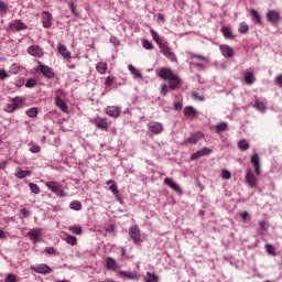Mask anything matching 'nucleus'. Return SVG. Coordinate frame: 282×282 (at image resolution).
Segmentation results:
<instances>
[{
    "label": "nucleus",
    "instance_id": "1",
    "mask_svg": "<svg viewBox=\"0 0 282 282\" xmlns=\"http://www.w3.org/2000/svg\"><path fill=\"white\" fill-rule=\"evenodd\" d=\"M46 188L54 193L55 195H58V197H65V191L63 189V186L54 181L46 182L45 183Z\"/></svg>",
    "mask_w": 282,
    "mask_h": 282
},
{
    "label": "nucleus",
    "instance_id": "2",
    "mask_svg": "<svg viewBox=\"0 0 282 282\" xmlns=\"http://www.w3.org/2000/svg\"><path fill=\"white\" fill-rule=\"evenodd\" d=\"M245 182L246 184H248L249 188H257V176L254 175V172H252V169L250 167L246 170Z\"/></svg>",
    "mask_w": 282,
    "mask_h": 282
},
{
    "label": "nucleus",
    "instance_id": "3",
    "mask_svg": "<svg viewBox=\"0 0 282 282\" xmlns=\"http://www.w3.org/2000/svg\"><path fill=\"white\" fill-rule=\"evenodd\" d=\"M161 54L165 56V58H169L172 63H177V56H175V53L171 51V47L166 44H160Z\"/></svg>",
    "mask_w": 282,
    "mask_h": 282
},
{
    "label": "nucleus",
    "instance_id": "4",
    "mask_svg": "<svg viewBox=\"0 0 282 282\" xmlns=\"http://www.w3.org/2000/svg\"><path fill=\"white\" fill-rule=\"evenodd\" d=\"M148 129L151 131L154 135H160L164 131V126L156 121H150L148 123Z\"/></svg>",
    "mask_w": 282,
    "mask_h": 282
},
{
    "label": "nucleus",
    "instance_id": "5",
    "mask_svg": "<svg viewBox=\"0 0 282 282\" xmlns=\"http://www.w3.org/2000/svg\"><path fill=\"white\" fill-rule=\"evenodd\" d=\"M31 270L37 274H52V268L45 263L33 265Z\"/></svg>",
    "mask_w": 282,
    "mask_h": 282
},
{
    "label": "nucleus",
    "instance_id": "6",
    "mask_svg": "<svg viewBox=\"0 0 282 282\" xmlns=\"http://www.w3.org/2000/svg\"><path fill=\"white\" fill-rule=\"evenodd\" d=\"M129 235L131 239L134 241V243H140V241H142L140 227H138V225H133L130 227Z\"/></svg>",
    "mask_w": 282,
    "mask_h": 282
},
{
    "label": "nucleus",
    "instance_id": "7",
    "mask_svg": "<svg viewBox=\"0 0 282 282\" xmlns=\"http://www.w3.org/2000/svg\"><path fill=\"white\" fill-rule=\"evenodd\" d=\"M250 162L253 166V171L256 175H261V162L259 161V154L258 153L251 154Z\"/></svg>",
    "mask_w": 282,
    "mask_h": 282
},
{
    "label": "nucleus",
    "instance_id": "8",
    "mask_svg": "<svg viewBox=\"0 0 282 282\" xmlns=\"http://www.w3.org/2000/svg\"><path fill=\"white\" fill-rule=\"evenodd\" d=\"M105 265H106V270L110 272H116V270L120 268L116 259L111 257L106 258Z\"/></svg>",
    "mask_w": 282,
    "mask_h": 282
},
{
    "label": "nucleus",
    "instance_id": "9",
    "mask_svg": "<svg viewBox=\"0 0 282 282\" xmlns=\"http://www.w3.org/2000/svg\"><path fill=\"white\" fill-rule=\"evenodd\" d=\"M213 153V150L209 148H203L202 150H198L197 152L193 153L191 156V160H199V158H204L206 155H210Z\"/></svg>",
    "mask_w": 282,
    "mask_h": 282
},
{
    "label": "nucleus",
    "instance_id": "10",
    "mask_svg": "<svg viewBox=\"0 0 282 282\" xmlns=\"http://www.w3.org/2000/svg\"><path fill=\"white\" fill-rule=\"evenodd\" d=\"M267 19L270 23L276 24L281 21V14L276 10H270L267 13Z\"/></svg>",
    "mask_w": 282,
    "mask_h": 282
},
{
    "label": "nucleus",
    "instance_id": "11",
    "mask_svg": "<svg viewBox=\"0 0 282 282\" xmlns=\"http://www.w3.org/2000/svg\"><path fill=\"white\" fill-rule=\"evenodd\" d=\"M52 13H50V11H43L42 12V23H43V28H45L46 30L52 28Z\"/></svg>",
    "mask_w": 282,
    "mask_h": 282
},
{
    "label": "nucleus",
    "instance_id": "12",
    "mask_svg": "<svg viewBox=\"0 0 282 282\" xmlns=\"http://www.w3.org/2000/svg\"><path fill=\"white\" fill-rule=\"evenodd\" d=\"M97 129H101L102 131H107V129L109 128V122L107 121V118H102V117H97L94 120Z\"/></svg>",
    "mask_w": 282,
    "mask_h": 282
},
{
    "label": "nucleus",
    "instance_id": "13",
    "mask_svg": "<svg viewBox=\"0 0 282 282\" xmlns=\"http://www.w3.org/2000/svg\"><path fill=\"white\" fill-rule=\"evenodd\" d=\"M164 185L169 186V188H172V191H174L175 193L182 194V188L180 187V185H177V183L173 182V178L165 177Z\"/></svg>",
    "mask_w": 282,
    "mask_h": 282
},
{
    "label": "nucleus",
    "instance_id": "14",
    "mask_svg": "<svg viewBox=\"0 0 282 282\" xmlns=\"http://www.w3.org/2000/svg\"><path fill=\"white\" fill-rule=\"evenodd\" d=\"M120 107H116V106H108L106 108V113L107 116H109L110 118H120Z\"/></svg>",
    "mask_w": 282,
    "mask_h": 282
},
{
    "label": "nucleus",
    "instance_id": "15",
    "mask_svg": "<svg viewBox=\"0 0 282 282\" xmlns=\"http://www.w3.org/2000/svg\"><path fill=\"white\" fill-rule=\"evenodd\" d=\"M28 54L35 56L36 58H41V56H43V48L39 45H32L28 48Z\"/></svg>",
    "mask_w": 282,
    "mask_h": 282
},
{
    "label": "nucleus",
    "instance_id": "16",
    "mask_svg": "<svg viewBox=\"0 0 282 282\" xmlns=\"http://www.w3.org/2000/svg\"><path fill=\"white\" fill-rule=\"evenodd\" d=\"M174 75L175 73L171 68H161L159 72V77L163 80H170Z\"/></svg>",
    "mask_w": 282,
    "mask_h": 282
},
{
    "label": "nucleus",
    "instance_id": "17",
    "mask_svg": "<svg viewBox=\"0 0 282 282\" xmlns=\"http://www.w3.org/2000/svg\"><path fill=\"white\" fill-rule=\"evenodd\" d=\"M9 28L17 30L18 32H21V30H28V25L21 20H14L9 24Z\"/></svg>",
    "mask_w": 282,
    "mask_h": 282
},
{
    "label": "nucleus",
    "instance_id": "18",
    "mask_svg": "<svg viewBox=\"0 0 282 282\" xmlns=\"http://www.w3.org/2000/svg\"><path fill=\"white\" fill-rule=\"evenodd\" d=\"M220 52L225 58H232V56H235V50H232V47L229 45H221Z\"/></svg>",
    "mask_w": 282,
    "mask_h": 282
},
{
    "label": "nucleus",
    "instance_id": "19",
    "mask_svg": "<svg viewBox=\"0 0 282 282\" xmlns=\"http://www.w3.org/2000/svg\"><path fill=\"white\" fill-rule=\"evenodd\" d=\"M118 274L121 279H128L129 281H138L139 279L135 272L119 271Z\"/></svg>",
    "mask_w": 282,
    "mask_h": 282
},
{
    "label": "nucleus",
    "instance_id": "20",
    "mask_svg": "<svg viewBox=\"0 0 282 282\" xmlns=\"http://www.w3.org/2000/svg\"><path fill=\"white\" fill-rule=\"evenodd\" d=\"M19 105H21V100L19 98H15L12 100V104L7 105L4 111H7V113H12L13 111H17V109H19Z\"/></svg>",
    "mask_w": 282,
    "mask_h": 282
},
{
    "label": "nucleus",
    "instance_id": "21",
    "mask_svg": "<svg viewBox=\"0 0 282 282\" xmlns=\"http://www.w3.org/2000/svg\"><path fill=\"white\" fill-rule=\"evenodd\" d=\"M202 138H204V133L196 132L185 140V144H195L196 142H199Z\"/></svg>",
    "mask_w": 282,
    "mask_h": 282
},
{
    "label": "nucleus",
    "instance_id": "22",
    "mask_svg": "<svg viewBox=\"0 0 282 282\" xmlns=\"http://www.w3.org/2000/svg\"><path fill=\"white\" fill-rule=\"evenodd\" d=\"M106 184H111L109 191H111L112 195H115L117 199H120V192L118 191V185L116 184V181L109 180L106 182Z\"/></svg>",
    "mask_w": 282,
    "mask_h": 282
},
{
    "label": "nucleus",
    "instance_id": "23",
    "mask_svg": "<svg viewBox=\"0 0 282 282\" xmlns=\"http://www.w3.org/2000/svg\"><path fill=\"white\" fill-rule=\"evenodd\" d=\"M40 72L45 76V78H54L55 74L52 72V68L46 65H40Z\"/></svg>",
    "mask_w": 282,
    "mask_h": 282
},
{
    "label": "nucleus",
    "instance_id": "24",
    "mask_svg": "<svg viewBox=\"0 0 282 282\" xmlns=\"http://www.w3.org/2000/svg\"><path fill=\"white\" fill-rule=\"evenodd\" d=\"M28 236L32 241H34V243H36V241H39V237H41V229L40 228L30 229V231L28 232Z\"/></svg>",
    "mask_w": 282,
    "mask_h": 282
},
{
    "label": "nucleus",
    "instance_id": "25",
    "mask_svg": "<svg viewBox=\"0 0 282 282\" xmlns=\"http://www.w3.org/2000/svg\"><path fill=\"white\" fill-rule=\"evenodd\" d=\"M55 105L58 107V109H61V111L67 112V104L58 95L55 97Z\"/></svg>",
    "mask_w": 282,
    "mask_h": 282
},
{
    "label": "nucleus",
    "instance_id": "26",
    "mask_svg": "<svg viewBox=\"0 0 282 282\" xmlns=\"http://www.w3.org/2000/svg\"><path fill=\"white\" fill-rule=\"evenodd\" d=\"M183 113L186 118H195V116H197V110L193 106H186Z\"/></svg>",
    "mask_w": 282,
    "mask_h": 282
},
{
    "label": "nucleus",
    "instance_id": "27",
    "mask_svg": "<svg viewBox=\"0 0 282 282\" xmlns=\"http://www.w3.org/2000/svg\"><path fill=\"white\" fill-rule=\"evenodd\" d=\"M182 83V79L177 77V75H174L173 77H170L169 79V87L170 89H177V85Z\"/></svg>",
    "mask_w": 282,
    "mask_h": 282
},
{
    "label": "nucleus",
    "instance_id": "28",
    "mask_svg": "<svg viewBox=\"0 0 282 282\" xmlns=\"http://www.w3.org/2000/svg\"><path fill=\"white\" fill-rule=\"evenodd\" d=\"M243 80H245L246 85H252V83H254V73L247 70L245 73Z\"/></svg>",
    "mask_w": 282,
    "mask_h": 282
},
{
    "label": "nucleus",
    "instance_id": "29",
    "mask_svg": "<svg viewBox=\"0 0 282 282\" xmlns=\"http://www.w3.org/2000/svg\"><path fill=\"white\" fill-rule=\"evenodd\" d=\"M29 175H32V171L30 170H18V172L15 173V177H18V180H25V177H29Z\"/></svg>",
    "mask_w": 282,
    "mask_h": 282
},
{
    "label": "nucleus",
    "instance_id": "30",
    "mask_svg": "<svg viewBox=\"0 0 282 282\" xmlns=\"http://www.w3.org/2000/svg\"><path fill=\"white\" fill-rule=\"evenodd\" d=\"M58 53L61 54V56H63V58L72 57V53H69V51H67V47L65 45L58 46Z\"/></svg>",
    "mask_w": 282,
    "mask_h": 282
},
{
    "label": "nucleus",
    "instance_id": "31",
    "mask_svg": "<svg viewBox=\"0 0 282 282\" xmlns=\"http://www.w3.org/2000/svg\"><path fill=\"white\" fill-rule=\"evenodd\" d=\"M96 69L98 74H107V69H108L107 63L105 62L97 63Z\"/></svg>",
    "mask_w": 282,
    "mask_h": 282
},
{
    "label": "nucleus",
    "instance_id": "32",
    "mask_svg": "<svg viewBox=\"0 0 282 282\" xmlns=\"http://www.w3.org/2000/svg\"><path fill=\"white\" fill-rule=\"evenodd\" d=\"M224 131H228V123L227 122H220L215 126V132L216 133H221Z\"/></svg>",
    "mask_w": 282,
    "mask_h": 282
},
{
    "label": "nucleus",
    "instance_id": "33",
    "mask_svg": "<svg viewBox=\"0 0 282 282\" xmlns=\"http://www.w3.org/2000/svg\"><path fill=\"white\" fill-rule=\"evenodd\" d=\"M238 149L240 151H248V149H250V143H248L247 140L245 139H241L239 142H238Z\"/></svg>",
    "mask_w": 282,
    "mask_h": 282
},
{
    "label": "nucleus",
    "instance_id": "34",
    "mask_svg": "<svg viewBox=\"0 0 282 282\" xmlns=\"http://www.w3.org/2000/svg\"><path fill=\"white\" fill-rule=\"evenodd\" d=\"M69 208L72 210H83V204L80 203V200H73L70 204H69Z\"/></svg>",
    "mask_w": 282,
    "mask_h": 282
},
{
    "label": "nucleus",
    "instance_id": "35",
    "mask_svg": "<svg viewBox=\"0 0 282 282\" xmlns=\"http://www.w3.org/2000/svg\"><path fill=\"white\" fill-rule=\"evenodd\" d=\"M128 68L129 72L134 76V78H142V73H140L138 68H135V66L129 65Z\"/></svg>",
    "mask_w": 282,
    "mask_h": 282
},
{
    "label": "nucleus",
    "instance_id": "36",
    "mask_svg": "<svg viewBox=\"0 0 282 282\" xmlns=\"http://www.w3.org/2000/svg\"><path fill=\"white\" fill-rule=\"evenodd\" d=\"M250 30V26L246 22H241L238 29V32L240 34H248V31Z\"/></svg>",
    "mask_w": 282,
    "mask_h": 282
},
{
    "label": "nucleus",
    "instance_id": "37",
    "mask_svg": "<svg viewBox=\"0 0 282 282\" xmlns=\"http://www.w3.org/2000/svg\"><path fill=\"white\" fill-rule=\"evenodd\" d=\"M150 33L152 34V39H153V41L156 42L159 47H160V45H164V43H162V41H160V35L155 32V30L151 29Z\"/></svg>",
    "mask_w": 282,
    "mask_h": 282
},
{
    "label": "nucleus",
    "instance_id": "38",
    "mask_svg": "<svg viewBox=\"0 0 282 282\" xmlns=\"http://www.w3.org/2000/svg\"><path fill=\"white\" fill-rule=\"evenodd\" d=\"M264 248L268 254H270L271 257H276V251L274 250V246H272L271 243H267Z\"/></svg>",
    "mask_w": 282,
    "mask_h": 282
},
{
    "label": "nucleus",
    "instance_id": "39",
    "mask_svg": "<svg viewBox=\"0 0 282 282\" xmlns=\"http://www.w3.org/2000/svg\"><path fill=\"white\" fill-rule=\"evenodd\" d=\"M68 230L73 232V235H83V228L80 226H70Z\"/></svg>",
    "mask_w": 282,
    "mask_h": 282
},
{
    "label": "nucleus",
    "instance_id": "40",
    "mask_svg": "<svg viewBox=\"0 0 282 282\" xmlns=\"http://www.w3.org/2000/svg\"><path fill=\"white\" fill-rule=\"evenodd\" d=\"M220 32L223 33V36H225V39H232V32H230V29L223 26Z\"/></svg>",
    "mask_w": 282,
    "mask_h": 282
},
{
    "label": "nucleus",
    "instance_id": "41",
    "mask_svg": "<svg viewBox=\"0 0 282 282\" xmlns=\"http://www.w3.org/2000/svg\"><path fill=\"white\" fill-rule=\"evenodd\" d=\"M65 241L69 243V246H76L78 240L76 239V236L67 235Z\"/></svg>",
    "mask_w": 282,
    "mask_h": 282
},
{
    "label": "nucleus",
    "instance_id": "42",
    "mask_svg": "<svg viewBox=\"0 0 282 282\" xmlns=\"http://www.w3.org/2000/svg\"><path fill=\"white\" fill-rule=\"evenodd\" d=\"M26 115L29 116V118H36V116H39V109L36 108H30L26 111Z\"/></svg>",
    "mask_w": 282,
    "mask_h": 282
},
{
    "label": "nucleus",
    "instance_id": "43",
    "mask_svg": "<svg viewBox=\"0 0 282 282\" xmlns=\"http://www.w3.org/2000/svg\"><path fill=\"white\" fill-rule=\"evenodd\" d=\"M251 15L254 19L256 22H258L259 24L262 23L261 21V15H259V12L254 9H251Z\"/></svg>",
    "mask_w": 282,
    "mask_h": 282
},
{
    "label": "nucleus",
    "instance_id": "44",
    "mask_svg": "<svg viewBox=\"0 0 282 282\" xmlns=\"http://www.w3.org/2000/svg\"><path fill=\"white\" fill-rule=\"evenodd\" d=\"M36 78H29L25 83V87L32 89V87H36Z\"/></svg>",
    "mask_w": 282,
    "mask_h": 282
},
{
    "label": "nucleus",
    "instance_id": "45",
    "mask_svg": "<svg viewBox=\"0 0 282 282\" xmlns=\"http://www.w3.org/2000/svg\"><path fill=\"white\" fill-rule=\"evenodd\" d=\"M29 186L34 195H39V193H41V188L35 183H30Z\"/></svg>",
    "mask_w": 282,
    "mask_h": 282
},
{
    "label": "nucleus",
    "instance_id": "46",
    "mask_svg": "<svg viewBox=\"0 0 282 282\" xmlns=\"http://www.w3.org/2000/svg\"><path fill=\"white\" fill-rule=\"evenodd\" d=\"M254 107L258 111H265V104L263 101H256Z\"/></svg>",
    "mask_w": 282,
    "mask_h": 282
},
{
    "label": "nucleus",
    "instance_id": "47",
    "mask_svg": "<svg viewBox=\"0 0 282 282\" xmlns=\"http://www.w3.org/2000/svg\"><path fill=\"white\" fill-rule=\"evenodd\" d=\"M68 7H69L72 14H74V17H78V12L76 11V3H74V1H70L68 3Z\"/></svg>",
    "mask_w": 282,
    "mask_h": 282
},
{
    "label": "nucleus",
    "instance_id": "48",
    "mask_svg": "<svg viewBox=\"0 0 282 282\" xmlns=\"http://www.w3.org/2000/svg\"><path fill=\"white\" fill-rule=\"evenodd\" d=\"M142 45L144 50H153V43H151L149 40H143Z\"/></svg>",
    "mask_w": 282,
    "mask_h": 282
},
{
    "label": "nucleus",
    "instance_id": "49",
    "mask_svg": "<svg viewBox=\"0 0 282 282\" xmlns=\"http://www.w3.org/2000/svg\"><path fill=\"white\" fill-rule=\"evenodd\" d=\"M221 177L223 180H230L232 177V174H230V171L228 170H223Z\"/></svg>",
    "mask_w": 282,
    "mask_h": 282
},
{
    "label": "nucleus",
    "instance_id": "50",
    "mask_svg": "<svg viewBox=\"0 0 282 282\" xmlns=\"http://www.w3.org/2000/svg\"><path fill=\"white\" fill-rule=\"evenodd\" d=\"M147 275L150 278L148 279L145 282H156L158 281V275L151 273V272H148Z\"/></svg>",
    "mask_w": 282,
    "mask_h": 282
},
{
    "label": "nucleus",
    "instance_id": "51",
    "mask_svg": "<svg viewBox=\"0 0 282 282\" xmlns=\"http://www.w3.org/2000/svg\"><path fill=\"white\" fill-rule=\"evenodd\" d=\"M161 94L162 96H166V94H169V85L166 84L161 85Z\"/></svg>",
    "mask_w": 282,
    "mask_h": 282
},
{
    "label": "nucleus",
    "instance_id": "52",
    "mask_svg": "<svg viewBox=\"0 0 282 282\" xmlns=\"http://www.w3.org/2000/svg\"><path fill=\"white\" fill-rule=\"evenodd\" d=\"M6 282H17V275L9 273L6 278Z\"/></svg>",
    "mask_w": 282,
    "mask_h": 282
},
{
    "label": "nucleus",
    "instance_id": "53",
    "mask_svg": "<svg viewBox=\"0 0 282 282\" xmlns=\"http://www.w3.org/2000/svg\"><path fill=\"white\" fill-rule=\"evenodd\" d=\"M191 58H198V61H208V58H206L205 56L203 55H198V54H189Z\"/></svg>",
    "mask_w": 282,
    "mask_h": 282
},
{
    "label": "nucleus",
    "instance_id": "54",
    "mask_svg": "<svg viewBox=\"0 0 282 282\" xmlns=\"http://www.w3.org/2000/svg\"><path fill=\"white\" fill-rule=\"evenodd\" d=\"M182 107H184V105L182 104V101H175V102H174V109H175V111H182Z\"/></svg>",
    "mask_w": 282,
    "mask_h": 282
},
{
    "label": "nucleus",
    "instance_id": "55",
    "mask_svg": "<svg viewBox=\"0 0 282 282\" xmlns=\"http://www.w3.org/2000/svg\"><path fill=\"white\" fill-rule=\"evenodd\" d=\"M31 153H41V147L33 145L30 148Z\"/></svg>",
    "mask_w": 282,
    "mask_h": 282
},
{
    "label": "nucleus",
    "instance_id": "56",
    "mask_svg": "<svg viewBox=\"0 0 282 282\" xmlns=\"http://www.w3.org/2000/svg\"><path fill=\"white\" fill-rule=\"evenodd\" d=\"M45 252H46L47 254H56V249H54V247H47V248L45 249Z\"/></svg>",
    "mask_w": 282,
    "mask_h": 282
},
{
    "label": "nucleus",
    "instance_id": "57",
    "mask_svg": "<svg viewBox=\"0 0 282 282\" xmlns=\"http://www.w3.org/2000/svg\"><path fill=\"white\" fill-rule=\"evenodd\" d=\"M105 85H107L108 87H111V85H113V78L111 76H108L106 78Z\"/></svg>",
    "mask_w": 282,
    "mask_h": 282
},
{
    "label": "nucleus",
    "instance_id": "58",
    "mask_svg": "<svg viewBox=\"0 0 282 282\" xmlns=\"http://www.w3.org/2000/svg\"><path fill=\"white\" fill-rule=\"evenodd\" d=\"M0 78L1 80H6V78H8V73L6 69H0Z\"/></svg>",
    "mask_w": 282,
    "mask_h": 282
},
{
    "label": "nucleus",
    "instance_id": "59",
    "mask_svg": "<svg viewBox=\"0 0 282 282\" xmlns=\"http://www.w3.org/2000/svg\"><path fill=\"white\" fill-rule=\"evenodd\" d=\"M192 97L194 98V100H204V97L199 96V93L196 91L192 94Z\"/></svg>",
    "mask_w": 282,
    "mask_h": 282
},
{
    "label": "nucleus",
    "instance_id": "60",
    "mask_svg": "<svg viewBox=\"0 0 282 282\" xmlns=\"http://www.w3.org/2000/svg\"><path fill=\"white\" fill-rule=\"evenodd\" d=\"M260 228H261V230H268V223L265 220H261Z\"/></svg>",
    "mask_w": 282,
    "mask_h": 282
},
{
    "label": "nucleus",
    "instance_id": "61",
    "mask_svg": "<svg viewBox=\"0 0 282 282\" xmlns=\"http://www.w3.org/2000/svg\"><path fill=\"white\" fill-rule=\"evenodd\" d=\"M6 10H8L6 2L0 0V12H6Z\"/></svg>",
    "mask_w": 282,
    "mask_h": 282
},
{
    "label": "nucleus",
    "instance_id": "62",
    "mask_svg": "<svg viewBox=\"0 0 282 282\" xmlns=\"http://www.w3.org/2000/svg\"><path fill=\"white\" fill-rule=\"evenodd\" d=\"M275 83L279 85V87H282V74L275 77Z\"/></svg>",
    "mask_w": 282,
    "mask_h": 282
},
{
    "label": "nucleus",
    "instance_id": "63",
    "mask_svg": "<svg viewBox=\"0 0 282 282\" xmlns=\"http://www.w3.org/2000/svg\"><path fill=\"white\" fill-rule=\"evenodd\" d=\"M240 217H241L242 221H246V219H248V217H249L248 212L240 213Z\"/></svg>",
    "mask_w": 282,
    "mask_h": 282
},
{
    "label": "nucleus",
    "instance_id": "64",
    "mask_svg": "<svg viewBox=\"0 0 282 282\" xmlns=\"http://www.w3.org/2000/svg\"><path fill=\"white\" fill-rule=\"evenodd\" d=\"M20 213H21V215H23L24 218L30 215V210H28L25 208L21 209Z\"/></svg>",
    "mask_w": 282,
    "mask_h": 282
}]
</instances>
